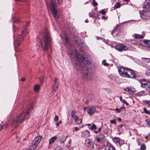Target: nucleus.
<instances>
[{
	"label": "nucleus",
	"instance_id": "obj_1",
	"mask_svg": "<svg viewBox=\"0 0 150 150\" xmlns=\"http://www.w3.org/2000/svg\"><path fill=\"white\" fill-rule=\"evenodd\" d=\"M32 106H30L28 109L23 111L21 113L17 115L16 118L11 119L10 123L11 125L14 127H17L19 123H22L25 120L26 114H28L29 112L33 109Z\"/></svg>",
	"mask_w": 150,
	"mask_h": 150
},
{
	"label": "nucleus",
	"instance_id": "obj_2",
	"mask_svg": "<svg viewBox=\"0 0 150 150\" xmlns=\"http://www.w3.org/2000/svg\"><path fill=\"white\" fill-rule=\"evenodd\" d=\"M71 49H70L69 50L68 52L71 55H72L74 54L76 55V60L74 62V66L78 70L80 69L83 67H85L86 64L90 63L87 58L80 55L77 56L76 52H71Z\"/></svg>",
	"mask_w": 150,
	"mask_h": 150
},
{
	"label": "nucleus",
	"instance_id": "obj_3",
	"mask_svg": "<svg viewBox=\"0 0 150 150\" xmlns=\"http://www.w3.org/2000/svg\"><path fill=\"white\" fill-rule=\"evenodd\" d=\"M38 39L43 50L47 51L50 45L51 38L49 33L47 31H45V36L42 40Z\"/></svg>",
	"mask_w": 150,
	"mask_h": 150
},
{
	"label": "nucleus",
	"instance_id": "obj_4",
	"mask_svg": "<svg viewBox=\"0 0 150 150\" xmlns=\"http://www.w3.org/2000/svg\"><path fill=\"white\" fill-rule=\"evenodd\" d=\"M29 25V23L27 22L25 25L24 29L21 32V35H19L17 39L14 41V43L15 45H19L21 44L23 40V37L28 32L26 29Z\"/></svg>",
	"mask_w": 150,
	"mask_h": 150
},
{
	"label": "nucleus",
	"instance_id": "obj_5",
	"mask_svg": "<svg viewBox=\"0 0 150 150\" xmlns=\"http://www.w3.org/2000/svg\"><path fill=\"white\" fill-rule=\"evenodd\" d=\"M83 78L84 81H88L92 77V73L91 71L86 67L83 69Z\"/></svg>",
	"mask_w": 150,
	"mask_h": 150
},
{
	"label": "nucleus",
	"instance_id": "obj_6",
	"mask_svg": "<svg viewBox=\"0 0 150 150\" xmlns=\"http://www.w3.org/2000/svg\"><path fill=\"white\" fill-rule=\"evenodd\" d=\"M50 7L51 9L53 16L56 18H58L59 16L57 14V11L55 8V0H50Z\"/></svg>",
	"mask_w": 150,
	"mask_h": 150
},
{
	"label": "nucleus",
	"instance_id": "obj_7",
	"mask_svg": "<svg viewBox=\"0 0 150 150\" xmlns=\"http://www.w3.org/2000/svg\"><path fill=\"white\" fill-rule=\"evenodd\" d=\"M141 84V87L145 88L147 90H150V82L146 81L144 79L139 80Z\"/></svg>",
	"mask_w": 150,
	"mask_h": 150
},
{
	"label": "nucleus",
	"instance_id": "obj_8",
	"mask_svg": "<svg viewBox=\"0 0 150 150\" xmlns=\"http://www.w3.org/2000/svg\"><path fill=\"white\" fill-rule=\"evenodd\" d=\"M129 69L125 68L122 67L118 68V72L119 74L122 76L125 77L127 76V74H129L130 72L128 71Z\"/></svg>",
	"mask_w": 150,
	"mask_h": 150
},
{
	"label": "nucleus",
	"instance_id": "obj_9",
	"mask_svg": "<svg viewBox=\"0 0 150 150\" xmlns=\"http://www.w3.org/2000/svg\"><path fill=\"white\" fill-rule=\"evenodd\" d=\"M115 48L116 50L120 52L126 51L128 49L127 47L122 44H118L116 45Z\"/></svg>",
	"mask_w": 150,
	"mask_h": 150
},
{
	"label": "nucleus",
	"instance_id": "obj_10",
	"mask_svg": "<svg viewBox=\"0 0 150 150\" xmlns=\"http://www.w3.org/2000/svg\"><path fill=\"white\" fill-rule=\"evenodd\" d=\"M141 17L143 19H146L150 17V11H143L140 12Z\"/></svg>",
	"mask_w": 150,
	"mask_h": 150
},
{
	"label": "nucleus",
	"instance_id": "obj_11",
	"mask_svg": "<svg viewBox=\"0 0 150 150\" xmlns=\"http://www.w3.org/2000/svg\"><path fill=\"white\" fill-rule=\"evenodd\" d=\"M96 110V108L94 107L91 106L87 108V112L90 115H91L95 112Z\"/></svg>",
	"mask_w": 150,
	"mask_h": 150
},
{
	"label": "nucleus",
	"instance_id": "obj_12",
	"mask_svg": "<svg viewBox=\"0 0 150 150\" xmlns=\"http://www.w3.org/2000/svg\"><path fill=\"white\" fill-rule=\"evenodd\" d=\"M146 33L143 31L142 33V35L135 34H134L133 37L136 39H142L145 36Z\"/></svg>",
	"mask_w": 150,
	"mask_h": 150
},
{
	"label": "nucleus",
	"instance_id": "obj_13",
	"mask_svg": "<svg viewBox=\"0 0 150 150\" xmlns=\"http://www.w3.org/2000/svg\"><path fill=\"white\" fill-rule=\"evenodd\" d=\"M59 84L58 81V80L57 78H55V80L54 81V83L53 86L52 90L54 91H56L58 88Z\"/></svg>",
	"mask_w": 150,
	"mask_h": 150
},
{
	"label": "nucleus",
	"instance_id": "obj_14",
	"mask_svg": "<svg viewBox=\"0 0 150 150\" xmlns=\"http://www.w3.org/2000/svg\"><path fill=\"white\" fill-rule=\"evenodd\" d=\"M128 71H130V73L129 74H127V76H126V77L130 78H135L136 77L135 74L133 71L130 69H129Z\"/></svg>",
	"mask_w": 150,
	"mask_h": 150
},
{
	"label": "nucleus",
	"instance_id": "obj_15",
	"mask_svg": "<svg viewBox=\"0 0 150 150\" xmlns=\"http://www.w3.org/2000/svg\"><path fill=\"white\" fill-rule=\"evenodd\" d=\"M150 7V0H146L144 2L143 7L144 8H148Z\"/></svg>",
	"mask_w": 150,
	"mask_h": 150
},
{
	"label": "nucleus",
	"instance_id": "obj_16",
	"mask_svg": "<svg viewBox=\"0 0 150 150\" xmlns=\"http://www.w3.org/2000/svg\"><path fill=\"white\" fill-rule=\"evenodd\" d=\"M64 37L61 36L62 39L65 42V44L66 45L68 46V45L69 46L70 45V43L69 41L68 38L65 34H64Z\"/></svg>",
	"mask_w": 150,
	"mask_h": 150
},
{
	"label": "nucleus",
	"instance_id": "obj_17",
	"mask_svg": "<svg viewBox=\"0 0 150 150\" xmlns=\"http://www.w3.org/2000/svg\"><path fill=\"white\" fill-rule=\"evenodd\" d=\"M41 139L42 137L41 136H37L35 138L33 142H34L35 144L38 146L41 141Z\"/></svg>",
	"mask_w": 150,
	"mask_h": 150
},
{
	"label": "nucleus",
	"instance_id": "obj_18",
	"mask_svg": "<svg viewBox=\"0 0 150 150\" xmlns=\"http://www.w3.org/2000/svg\"><path fill=\"white\" fill-rule=\"evenodd\" d=\"M143 45L145 47L150 48V40H145L143 41Z\"/></svg>",
	"mask_w": 150,
	"mask_h": 150
},
{
	"label": "nucleus",
	"instance_id": "obj_19",
	"mask_svg": "<svg viewBox=\"0 0 150 150\" xmlns=\"http://www.w3.org/2000/svg\"><path fill=\"white\" fill-rule=\"evenodd\" d=\"M85 143L86 144H89L90 146H92L93 143L92 140L90 139H87L85 141ZM88 147H89V145H87Z\"/></svg>",
	"mask_w": 150,
	"mask_h": 150
},
{
	"label": "nucleus",
	"instance_id": "obj_20",
	"mask_svg": "<svg viewBox=\"0 0 150 150\" xmlns=\"http://www.w3.org/2000/svg\"><path fill=\"white\" fill-rule=\"evenodd\" d=\"M120 26L119 24H117L116 26V27L111 32V34L113 36H114L117 35V33H115L116 30L117 28H118V27Z\"/></svg>",
	"mask_w": 150,
	"mask_h": 150
},
{
	"label": "nucleus",
	"instance_id": "obj_21",
	"mask_svg": "<svg viewBox=\"0 0 150 150\" xmlns=\"http://www.w3.org/2000/svg\"><path fill=\"white\" fill-rule=\"evenodd\" d=\"M141 60L142 62L144 63H149L150 62V59L146 58H142Z\"/></svg>",
	"mask_w": 150,
	"mask_h": 150
},
{
	"label": "nucleus",
	"instance_id": "obj_22",
	"mask_svg": "<svg viewBox=\"0 0 150 150\" xmlns=\"http://www.w3.org/2000/svg\"><path fill=\"white\" fill-rule=\"evenodd\" d=\"M37 145L35 144L34 142L29 147V150H35L36 148Z\"/></svg>",
	"mask_w": 150,
	"mask_h": 150
},
{
	"label": "nucleus",
	"instance_id": "obj_23",
	"mask_svg": "<svg viewBox=\"0 0 150 150\" xmlns=\"http://www.w3.org/2000/svg\"><path fill=\"white\" fill-rule=\"evenodd\" d=\"M113 142L117 145H120V138L118 137H115L113 139Z\"/></svg>",
	"mask_w": 150,
	"mask_h": 150
},
{
	"label": "nucleus",
	"instance_id": "obj_24",
	"mask_svg": "<svg viewBox=\"0 0 150 150\" xmlns=\"http://www.w3.org/2000/svg\"><path fill=\"white\" fill-rule=\"evenodd\" d=\"M57 139V137L56 136H54L52 137L49 140V144H51L54 143Z\"/></svg>",
	"mask_w": 150,
	"mask_h": 150
},
{
	"label": "nucleus",
	"instance_id": "obj_25",
	"mask_svg": "<svg viewBox=\"0 0 150 150\" xmlns=\"http://www.w3.org/2000/svg\"><path fill=\"white\" fill-rule=\"evenodd\" d=\"M76 112L74 110H73L71 112V116L74 119L78 117L76 114Z\"/></svg>",
	"mask_w": 150,
	"mask_h": 150
},
{
	"label": "nucleus",
	"instance_id": "obj_26",
	"mask_svg": "<svg viewBox=\"0 0 150 150\" xmlns=\"http://www.w3.org/2000/svg\"><path fill=\"white\" fill-rule=\"evenodd\" d=\"M146 95L147 94L146 93L145 91H140L137 93V96H144Z\"/></svg>",
	"mask_w": 150,
	"mask_h": 150
},
{
	"label": "nucleus",
	"instance_id": "obj_27",
	"mask_svg": "<svg viewBox=\"0 0 150 150\" xmlns=\"http://www.w3.org/2000/svg\"><path fill=\"white\" fill-rule=\"evenodd\" d=\"M74 120L76 123L78 124H81L82 122V120L81 118H79L78 117Z\"/></svg>",
	"mask_w": 150,
	"mask_h": 150
},
{
	"label": "nucleus",
	"instance_id": "obj_28",
	"mask_svg": "<svg viewBox=\"0 0 150 150\" xmlns=\"http://www.w3.org/2000/svg\"><path fill=\"white\" fill-rule=\"evenodd\" d=\"M125 124H121L118 127V130L119 132H122L123 130V127L125 126Z\"/></svg>",
	"mask_w": 150,
	"mask_h": 150
},
{
	"label": "nucleus",
	"instance_id": "obj_29",
	"mask_svg": "<svg viewBox=\"0 0 150 150\" xmlns=\"http://www.w3.org/2000/svg\"><path fill=\"white\" fill-rule=\"evenodd\" d=\"M67 138V136H61L60 137V140L62 142H64Z\"/></svg>",
	"mask_w": 150,
	"mask_h": 150
},
{
	"label": "nucleus",
	"instance_id": "obj_30",
	"mask_svg": "<svg viewBox=\"0 0 150 150\" xmlns=\"http://www.w3.org/2000/svg\"><path fill=\"white\" fill-rule=\"evenodd\" d=\"M106 150H115V148L112 146H107L105 148Z\"/></svg>",
	"mask_w": 150,
	"mask_h": 150
},
{
	"label": "nucleus",
	"instance_id": "obj_31",
	"mask_svg": "<svg viewBox=\"0 0 150 150\" xmlns=\"http://www.w3.org/2000/svg\"><path fill=\"white\" fill-rule=\"evenodd\" d=\"M39 88L40 86L38 85H36L34 86V90L36 92H38L39 91Z\"/></svg>",
	"mask_w": 150,
	"mask_h": 150
},
{
	"label": "nucleus",
	"instance_id": "obj_32",
	"mask_svg": "<svg viewBox=\"0 0 150 150\" xmlns=\"http://www.w3.org/2000/svg\"><path fill=\"white\" fill-rule=\"evenodd\" d=\"M120 3L118 2V3H116L115 4V6L114 7V8L115 9L117 8H119L120 7Z\"/></svg>",
	"mask_w": 150,
	"mask_h": 150
},
{
	"label": "nucleus",
	"instance_id": "obj_33",
	"mask_svg": "<svg viewBox=\"0 0 150 150\" xmlns=\"http://www.w3.org/2000/svg\"><path fill=\"white\" fill-rule=\"evenodd\" d=\"M97 129V127L96 125L94 124H93V125L90 127V129L91 130H93L94 129Z\"/></svg>",
	"mask_w": 150,
	"mask_h": 150
},
{
	"label": "nucleus",
	"instance_id": "obj_34",
	"mask_svg": "<svg viewBox=\"0 0 150 150\" xmlns=\"http://www.w3.org/2000/svg\"><path fill=\"white\" fill-rule=\"evenodd\" d=\"M146 149V146L144 144H142L141 145L140 149L142 150H144Z\"/></svg>",
	"mask_w": 150,
	"mask_h": 150
},
{
	"label": "nucleus",
	"instance_id": "obj_35",
	"mask_svg": "<svg viewBox=\"0 0 150 150\" xmlns=\"http://www.w3.org/2000/svg\"><path fill=\"white\" fill-rule=\"evenodd\" d=\"M102 64L105 66H108L109 65V64L106 63V61L105 60H104L102 62Z\"/></svg>",
	"mask_w": 150,
	"mask_h": 150
},
{
	"label": "nucleus",
	"instance_id": "obj_36",
	"mask_svg": "<svg viewBox=\"0 0 150 150\" xmlns=\"http://www.w3.org/2000/svg\"><path fill=\"white\" fill-rule=\"evenodd\" d=\"M145 121L147 124L148 127H150V118L146 120Z\"/></svg>",
	"mask_w": 150,
	"mask_h": 150
},
{
	"label": "nucleus",
	"instance_id": "obj_37",
	"mask_svg": "<svg viewBox=\"0 0 150 150\" xmlns=\"http://www.w3.org/2000/svg\"><path fill=\"white\" fill-rule=\"evenodd\" d=\"M124 90L126 91H128L129 93L131 92V88L129 87H127L125 88H124Z\"/></svg>",
	"mask_w": 150,
	"mask_h": 150
},
{
	"label": "nucleus",
	"instance_id": "obj_38",
	"mask_svg": "<svg viewBox=\"0 0 150 150\" xmlns=\"http://www.w3.org/2000/svg\"><path fill=\"white\" fill-rule=\"evenodd\" d=\"M99 134L98 136H99V137L101 139H103L105 137L104 135L103 134L100 133V132H99Z\"/></svg>",
	"mask_w": 150,
	"mask_h": 150
},
{
	"label": "nucleus",
	"instance_id": "obj_39",
	"mask_svg": "<svg viewBox=\"0 0 150 150\" xmlns=\"http://www.w3.org/2000/svg\"><path fill=\"white\" fill-rule=\"evenodd\" d=\"M89 15L90 17L91 18H94L95 16L94 15V13L93 12H90L89 13Z\"/></svg>",
	"mask_w": 150,
	"mask_h": 150
},
{
	"label": "nucleus",
	"instance_id": "obj_40",
	"mask_svg": "<svg viewBox=\"0 0 150 150\" xmlns=\"http://www.w3.org/2000/svg\"><path fill=\"white\" fill-rule=\"evenodd\" d=\"M143 111L144 112L146 113L147 114H149V112L148 110H147L146 109V108H143Z\"/></svg>",
	"mask_w": 150,
	"mask_h": 150
},
{
	"label": "nucleus",
	"instance_id": "obj_41",
	"mask_svg": "<svg viewBox=\"0 0 150 150\" xmlns=\"http://www.w3.org/2000/svg\"><path fill=\"white\" fill-rule=\"evenodd\" d=\"M144 102L145 103L150 106V100H145Z\"/></svg>",
	"mask_w": 150,
	"mask_h": 150
},
{
	"label": "nucleus",
	"instance_id": "obj_42",
	"mask_svg": "<svg viewBox=\"0 0 150 150\" xmlns=\"http://www.w3.org/2000/svg\"><path fill=\"white\" fill-rule=\"evenodd\" d=\"M106 131L107 134L111 133V129H110L108 128L107 129Z\"/></svg>",
	"mask_w": 150,
	"mask_h": 150
},
{
	"label": "nucleus",
	"instance_id": "obj_43",
	"mask_svg": "<svg viewBox=\"0 0 150 150\" xmlns=\"http://www.w3.org/2000/svg\"><path fill=\"white\" fill-rule=\"evenodd\" d=\"M100 13H101L102 15H105L106 13V12H105L104 9H103L101 10V11L100 12Z\"/></svg>",
	"mask_w": 150,
	"mask_h": 150
},
{
	"label": "nucleus",
	"instance_id": "obj_44",
	"mask_svg": "<svg viewBox=\"0 0 150 150\" xmlns=\"http://www.w3.org/2000/svg\"><path fill=\"white\" fill-rule=\"evenodd\" d=\"M14 23H18L20 22V20L19 19H16L13 21Z\"/></svg>",
	"mask_w": 150,
	"mask_h": 150
},
{
	"label": "nucleus",
	"instance_id": "obj_45",
	"mask_svg": "<svg viewBox=\"0 0 150 150\" xmlns=\"http://www.w3.org/2000/svg\"><path fill=\"white\" fill-rule=\"evenodd\" d=\"M55 150H62V149L61 147L58 146L55 148Z\"/></svg>",
	"mask_w": 150,
	"mask_h": 150
},
{
	"label": "nucleus",
	"instance_id": "obj_46",
	"mask_svg": "<svg viewBox=\"0 0 150 150\" xmlns=\"http://www.w3.org/2000/svg\"><path fill=\"white\" fill-rule=\"evenodd\" d=\"M92 2H93V6H96L98 4L96 2V1H95V0H93Z\"/></svg>",
	"mask_w": 150,
	"mask_h": 150
},
{
	"label": "nucleus",
	"instance_id": "obj_47",
	"mask_svg": "<svg viewBox=\"0 0 150 150\" xmlns=\"http://www.w3.org/2000/svg\"><path fill=\"white\" fill-rule=\"evenodd\" d=\"M110 122L112 124H116V120L115 119L114 120H112L110 121Z\"/></svg>",
	"mask_w": 150,
	"mask_h": 150
},
{
	"label": "nucleus",
	"instance_id": "obj_48",
	"mask_svg": "<svg viewBox=\"0 0 150 150\" xmlns=\"http://www.w3.org/2000/svg\"><path fill=\"white\" fill-rule=\"evenodd\" d=\"M62 121H60V120L58 122H57L56 123V125L57 126H59L60 125V124H62Z\"/></svg>",
	"mask_w": 150,
	"mask_h": 150
},
{
	"label": "nucleus",
	"instance_id": "obj_49",
	"mask_svg": "<svg viewBox=\"0 0 150 150\" xmlns=\"http://www.w3.org/2000/svg\"><path fill=\"white\" fill-rule=\"evenodd\" d=\"M101 139L99 137H97L96 139V141L98 143V142H100V141H101Z\"/></svg>",
	"mask_w": 150,
	"mask_h": 150
},
{
	"label": "nucleus",
	"instance_id": "obj_50",
	"mask_svg": "<svg viewBox=\"0 0 150 150\" xmlns=\"http://www.w3.org/2000/svg\"><path fill=\"white\" fill-rule=\"evenodd\" d=\"M122 101L123 103L125 104L127 106L129 105V103L125 100H123Z\"/></svg>",
	"mask_w": 150,
	"mask_h": 150
},
{
	"label": "nucleus",
	"instance_id": "obj_51",
	"mask_svg": "<svg viewBox=\"0 0 150 150\" xmlns=\"http://www.w3.org/2000/svg\"><path fill=\"white\" fill-rule=\"evenodd\" d=\"M63 0H57V1L58 3L59 4H60L62 3Z\"/></svg>",
	"mask_w": 150,
	"mask_h": 150
},
{
	"label": "nucleus",
	"instance_id": "obj_52",
	"mask_svg": "<svg viewBox=\"0 0 150 150\" xmlns=\"http://www.w3.org/2000/svg\"><path fill=\"white\" fill-rule=\"evenodd\" d=\"M115 110L117 113H119L121 111V110L120 108H116V109H115Z\"/></svg>",
	"mask_w": 150,
	"mask_h": 150
},
{
	"label": "nucleus",
	"instance_id": "obj_53",
	"mask_svg": "<svg viewBox=\"0 0 150 150\" xmlns=\"http://www.w3.org/2000/svg\"><path fill=\"white\" fill-rule=\"evenodd\" d=\"M58 120V117L57 115H56L55 116L54 118V120L55 121H57Z\"/></svg>",
	"mask_w": 150,
	"mask_h": 150
},
{
	"label": "nucleus",
	"instance_id": "obj_54",
	"mask_svg": "<svg viewBox=\"0 0 150 150\" xmlns=\"http://www.w3.org/2000/svg\"><path fill=\"white\" fill-rule=\"evenodd\" d=\"M8 123H6L3 126L5 128H7L8 127Z\"/></svg>",
	"mask_w": 150,
	"mask_h": 150
},
{
	"label": "nucleus",
	"instance_id": "obj_55",
	"mask_svg": "<svg viewBox=\"0 0 150 150\" xmlns=\"http://www.w3.org/2000/svg\"><path fill=\"white\" fill-rule=\"evenodd\" d=\"M125 107L123 106H122V107H121V108H120V110H121L125 109Z\"/></svg>",
	"mask_w": 150,
	"mask_h": 150
},
{
	"label": "nucleus",
	"instance_id": "obj_56",
	"mask_svg": "<svg viewBox=\"0 0 150 150\" xmlns=\"http://www.w3.org/2000/svg\"><path fill=\"white\" fill-rule=\"evenodd\" d=\"M25 78L24 77L22 78L21 79V80L22 81H24L25 80Z\"/></svg>",
	"mask_w": 150,
	"mask_h": 150
},
{
	"label": "nucleus",
	"instance_id": "obj_57",
	"mask_svg": "<svg viewBox=\"0 0 150 150\" xmlns=\"http://www.w3.org/2000/svg\"><path fill=\"white\" fill-rule=\"evenodd\" d=\"M3 127V125H0V131H1L2 130Z\"/></svg>",
	"mask_w": 150,
	"mask_h": 150
},
{
	"label": "nucleus",
	"instance_id": "obj_58",
	"mask_svg": "<svg viewBox=\"0 0 150 150\" xmlns=\"http://www.w3.org/2000/svg\"><path fill=\"white\" fill-rule=\"evenodd\" d=\"M101 130V127H99L98 129V131L100 133V132Z\"/></svg>",
	"mask_w": 150,
	"mask_h": 150
},
{
	"label": "nucleus",
	"instance_id": "obj_59",
	"mask_svg": "<svg viewBox=\"0 0 150 150\" xmlns=\"http://www.w3.org/2000/svg\"><path fill=\"white\" fill-rule=\"evenodd\" d=\"M94 132L96 134H98L99 132L98 131L95 130Z\"/></svg>",
	"mask_w": 150,
	"mask_h": 150
},
{
	"label": "nucleus",
	"instance_id": "obj_60",
	"mask_svg": "<svg viewBox=\"0 0 150 150\" xmlns=\"http://www.w3.org/2000/svg\"><path fill=\"white\" fill-rule=\"evenodd\" d=\"M117 120L119 121H121L122 120L121 119L120 117H118L117 118Z\"/></svg>",
	"mask_w": 150,
	"mask_h": 150
},
{
	"label": "nucleus",
	"instance_id": "obj_61",
	"mask_svg": "<svg viewBox=\"0 0 150 150\" xmlns=\"http://www.w3.org/2000/svg\"><path fill=\"white\" fill-rule=\"evenodd\" d=\"M75 129L76 131H77L79 130L78 128L77 127H75Z\"/></svg>",
	"mask_w": 150,
	"mask_h": 150
},
{
	"label": "nucleus",
	"instance_id": "obj_62",
	"mask_svg": "<svg viewBox=\"0 0 150 150\" xmlns=\"http://www.w3.org/2000/svg\"><path fill=\"white\" fill-rule=\"evenodd\" d=\"M119 98H120V100L121 101H122L123 100L122 99V97L121 96H120V97Z\"/></svg>",
	"mask_w": 150,
	"mask_h": 150
},
{
	"label": "nucleus",
	"instance_id": "obj_63",
	"mask_svg": "<svg viewBox=\"0 0 150 150\" xmlns=\"http://www.w3.org/2000/svg\"><path fill=\"white\" fill-rule=\"evenodd\" d=\"M97 150H103V149L100 148H98Z\"/></svg>",
	"mask_w": 150,
	"mask_h": 150
},
{
	"label": "nucleus",
	"instance_id": "obj_64",
	"mask_svg": "<svg viewBox=\"0 0 150 150\" xmlns=\"http://www.w3.org/2000/svg\"><path fill=\"white\" fill-rule=\"evenodd\" d=\"M87 108H86V107H84V108H83V110H84V111H85V110H86V109H87Z\"/></svg>",
	"mask_w": 150,
	"mask_h": 150
}]
</instances>
